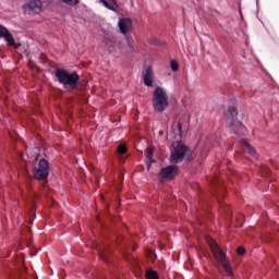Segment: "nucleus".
I'll return each instance as SVG.
<instances>
[{
    "label": "nucleus",
    "instance_id": "bb28decb",
    "mask_svg": "<svg viewBox=\"0 0 279 279\" xmlns=\"http://www.w3.org/2000/svg\"><path fill=\"white\" fill-rule=\"evenodd\" d=\"M97 221H99V217H97Z\"/></svg>",
    "mask_w": 279,
    "mask_h": 279
},
{
    "label": "nucleus",
    "instance_id": "f03ea898",
    "mask_svg": "<svg viewBox=\"0 0 279 279\" xmlns=\"http://www.w3.org/2000/svg\"><path fill=\"white\" fill-rule=\"evenodd\" d=\"M195 159V153L192 151L189 146L181 144V143H174L173 149L171 150V161L175 165L180 162H184L186 160L187 162H191V160Z\"/></svg>",
    "mask_w": 279,
    "mask_h": 279
},
{
    "label": "nucleus",
    "instance_id": "5701e85b",
    "mask_svg": "<svg viewBox=\"0 0 279 279\" xmlns=\"http://www.w3.org/2000/svg\"><path fill=\"white\" fill-rule=\"evenodd\" d=\"M217 195H221V197H223V192H217L216 196Z\"/></svg>",
    "mask_w": 279,
    "mask_h": 279
},
{
    "label": "nucleus",
    "instance_id": "aec40b11",
    "mask_svg": "<svg viewBox=\"0 0 279 279\" xmlns=\"http://www.w3.org/2000/svg\"><path fill=\"white\" fill-rule=\"evenodd\" d=\"M170 66H171V70L174 71V72L180 69V64L175 60H171Z\"/></svg>",
    "mask_w": 279,
    "mask_h": 279
},
{
    "label": "nucleus",
    "instance_id": "f257e3e1",
    "mask_svg": "<svg viewBox=\"0 0 279 279\" xmlns=\"http://www.w3.org/2000/svg\"><path fill=\"white\" fill-rule=\"evenodd\" d=\"M54 77H57L59 84H62L66 90H75V88L80 86V74L75 71L69 72L64 69L58 68L54 71Z\"/></svg>",
    "mask_w": 279,
    "mask_h": 279
},
{
    "label": "nucleus",
    "instance_id": "423d86ee",
    "mask_svg": "<svg viewBox=\"0 0 279 279\" xmlns=\"http://www.w3.org/2000/svg\"><path fill=\"white\" fill-rule=\"evenodd\" d=\"M35 180H41L47 184L49 178V161L47 159H40L34 168Z\"/></svg>",
    "mask_w": 279,
    "mask_h": 279
},
{
    "label": "nucleus",
    "instance_id": "dca6fc26",
    "mask_svg": "<svg viewBox=\"0 0 279 279\" xmlns=\"http://www.w3.org/2000/svg\"><path fill=\"white\" fill-rule=\"evenodd\" d=\"M175 138H182V122H178L175 129H173Z\"/></svg>",
    "mask_w": 279,
    "mask_h": 279
},
{
    "label": "nucleus",
    "instance_id": "9b49d317",
    "mask_svg": "<svg viewBox=\"0 0 279 279\" xmlns=\"http://www.w3.org/2000/svg\"><path fill=\"white\" fill-rule=\"evenodd\" d=\"M144 84L145 86H154V72L151 68H147L144 72Z\"/></svg>",
    "mask_w": 279,
    "mask_h": 279
},
{
    "label": "nucleus",
    "instance_id": "393cba45",
    "mask_svg": "<svg viewBox=\"0 0 279 279\" xmlns=\"http://www.w3.org/2000/svg\"><path fill=\"white\" fill-rule=\"evenodd\" d=\"M35 198L38 199V195L35 194Z\"/></svg>",
    "mask_w": 279,
    "mask_h": 279
},
{
    "label": "nucleus",
    "instance_id": "9d476101",
    "mask_svg": "<svg viewBox=\"0 0 279 279\" xmlns=\"http://www.w3.org/2000/svg\"><path fill=\"white\" fill-rule=\"evenodd\" d=\"M121 34H128L132 29V20L128 17L120 19L118 22Z\"/></svg>",
    "mask_w": 279,
    "mask_h": 279
},
{
    "label": "nucleus",
    "instance_id": "7ed1b4c3",
    "mask_svg": "<svg viewBox=\"0 0 279 279\" xmlns=\"http://www.w3.org/2000/svg\"><path fill=\"white\" fill-rule=\"evenodd\" d=\"M207 241L216 260L219 263V265H221V267H223L228 276L232 278L234 272L232 271V266L230 265V259H228V256L223 253L215 240L208 238Z\"/></svg>",
    "mask_w": 279,
    "mask_h": 279
},
{
    "label": "nucleus",
    "instance_id": "4468645a",
    "mask_svg": "<svg viewBox=\"0 0 279 279\" xmlns=\"http://www.w3.org/2000/svg\"><path fill=\"white\" fill-rule=\"evenodd\" d=\"M98 256L105 263H110V259H109L110 251H108V248L98 250Z\"/></svg>",
    "mask_w": 279,
    "mask_h": 279
},
{
    "label": "nucleus",
    "instance_id": "39448f33",
    "mask_svg": "<svg viewBox=\"0 0 279 279\" xmlns=\"http://www.w3.org/2000/svg\"><path fill=\"white\" fill-rule=\"evenodd\" d=\"M236 108L229 107L228 110L225 112V117L227 119V123L229 124L230 130L236 134V136H243V132L245 130V126H243V123L235 121L236 119Z\"/></svg>",
    "mask_w": 279,
    "mask_h": 279
},
{
    "label": "nucleus",
    "instance_id": "f3484780",
    "mask_svg": "<svg viewBox=\"0 0 279 279\" xmlns=\"http://www.w3.org/2000/svg\"><path fill=\"white\" fill-rule=\"evenodd\" d=\"M146 165L148 167H151V165L154 163V151L151 149L147 150V156H146Z\"/></svg>",
    "mask_w": 279,
    "mask_h": 279
},
{
    "label": "nucleus",
    "instance_id": "f8f14e48",
    "mask_svg": "<svg viewBox=\"0 0 279 279\" xmlns=\"http://www.w3.org/2000/svg\"><path fill=\"white\" fill-rule=\"evenodd\" d=\"M240 145L245 154L256 157V150L254 149V147H252V145H250V143L245 142V140H242Z\"/></svg>",
    "mask_w": 279,
    "mask_h": 279
},
{
    "label": "nucleus",
    "instance_id": "20e7f679",
    "mask_svg": "<svg viewBox=\"0 0 279 279\" xmlns=\"http://www.w3.org/2000/svg\"><path fill=\"white\" fill-rule=\"evenodd\" d=\"M151 106L159 114L169 108V95L162 87H156L151 96Z\"/></svg>",
    "mask_w": 279,
    "mask_h": 279
},
{
    "label": "nucleus",
    "instance_id": "b1692460",
    "mask_svg": "<svg viewBox=\"0 0 279 279\" xmlns=\"http://www.w3.org/2000/svg\"><path fill=\"white\" fill-rule=\"evenodd\" d=\"M266 175H269V169H267Z\"/></svg>",
    "mask_w": 279,
    "mask_h": 279
},
{
    "label": "nucleus",
    "instance_id": "4be33fe9",
    "mask_svg": "<svg viewBox=\"0 0 279 279\" xmlns=\"http://www.w3.org/2000/svg\"><path fill=\"white\" fill-rule=\"evenodd\" d=\"M236 254L239 256H243V254H245V247H243V246L238 247Z\"/></svg>",
    "mask_w": 279,
    "mask_h": 279
},
{
    "label": "nucleus",
    "instance_id": "6ab92c4d",
    "mask_svg": "<svg viewBox=\"0 0 279 279\" xmlns=\"http://www.w3.org/2000/svg\"><path fill=\"white\" fill-rule=\"evenodd\" d=\"M117 151L123 156L124 154H128V147L125 145H119Z\"/></svg>",
    "mask_w": 279,
    "mask_h": 279
},
{
    "label": "nucleus",
    "instance_id": "1a4fd4ad",
    "mask_svg": "<svg viewBox=\"0 0 279 279\" xmlns=\"http://www.w3.org/2000/svg\"><path fill=\"white\" fill-rule=\"evenodd\" d=\"M0 38H4L8 47H14V49H19L21 47V44L14 40V35H12V33H10V31L3 25H0Z\"/></svg>",
    "mask_w": 279,
    "mask_h": 279
},
{
    "label": "nucleus",
    "instance_id": "a878e982",
    "mask_svg": "<svg viewBox=\"0 0 279 279\" xmlns=\"http://www.w3.org/2000/svg\"><path fill=\"white\" fill-rule=\"evenodd\" d=\"M43 56V58H47V56H45V54H41Z\"/></svg>",
    "mask_w": 279,
    "mask_h": 279
},
{
    "label": "nucleus",
    "instance_id": "6e6552de",
    "mask_svg": "<svg viewBox=\"0 0 279 279\" xmlns=\"http://www.w3.org/2000/svg\"><path fill=\"white\" fill-rule=\"evenodd\" d=\"M178 173H180V167H178L177 165H170L160 170L159 178L161 182H171V180H175Z\"/></svg>",
    "mask_w": 279,
    "mask_h": 279
},
{
    "label": "nucleus",
    "instance_id": "a211bd4d",
    "mask_svg": "<svg viewBox=\"0 0 279 279\" xmlns=\"http://www.w3.org/2000/svg\"><path fill=\"white\" fill-rule=\"evenodd\" d=\"M146 278L147 279H160V277L158 276V272L153 269H149L146 271Z\"/></svg>",
    "mask_w": 279,
    "mask_h": 279
},
{
    "label": "nucleus",
    "instance_id": "2eb2a0df",
    "mask_svg": "<svg viewBox=\"0 0 279 279\" xmlns=\"http://www.w3.org/2000/svg\"><path fill=\"white\" fill-rule=\"evenodd\" d=\"M43 8V2L40 0H33L28 3L29 10H40Z\"/></svg>",
    "mask_w": 279,
    "mask_h": 279
},
{
    "label": "nucleus",
    "instance_id": "0eeeda50",
    "mask_svg": "<svg viewBox=\"0 0 279 279\" xmlns=\"http://www.w3.org/2000/svg\"><path fill=\"white\" fill-rule=\"evenodd\" d=\"M106 47L109 53H123V47H125V39L109 37L106 41Z\"/></svg>",
    "mask_w": 279,
    "mask_h": 279
},
{
    "label": "nucleus",
    "instance_id": "412c9836",
    "mask_svg": "<svg viewBox=\"0 0 279 279\" xmlns=\"http://www.w3.org/2000/svg\"><path fill=\"white\" fill-rule=\"evenodd\" d=\"M63 3H72V5H77L80 3V0H61Z\"/></svg>",
    "mask_w": 279,
    "mask_h": 279
},
{
    "label": "nucleus",
    "instance_id": "ddd939ff",
    "mask_svg": "<svg viewBox=\"0 0 279 279\" xmlns=\"http://www.w3.org/2000/svg\"><path fill=\"white\" fill-rule=\"evenodd\" d=\"M102 5L107 8V10H111L112 12H117L119 4H117V0H100Z\"/></svg>",
    "mask_w": 279,
    "mask_h": 279
}]
</instances>
